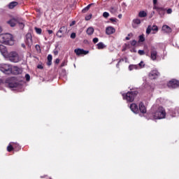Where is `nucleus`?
<instances>
[{"instance_id": "obj_1", "label": "nucleus", "mask_w": 179, "mask_h": 179, "mask_svg": "<svg viewBox=\"0 0 179 179\" xmlns=\"http://www.w3.org/2000/svg\"><path fill=\"white\" fill-rule=\"evenodd\" d=\"M148 117L149 120H163L166 118V110L163 106H152Z\"/></svg>"}, {"instance_id": "obj_2", "label": "nucleus", "mask_w": 179, "mask_h": 179, "mask_svg": "<svg viewBox=\"0 0 179 179\" xmlns=\"http://www.w3.org/2000/svg\"><path fill=\"white\" fill-rule=\"evenodd\" d=\"M0 43L6 45H13L15 41L12 34L6 33L0 34Z\"/></svg>"}, {"instance_id": "obj_3", "label": "nucleus", "mask_w": 179, "mask_h": 179, "mask_svg": "<svg viewBox=\"0 0 179 179\" xmlns=\"http://www.w3.org/2000/svg\"><path fill=\"white\" fill-rule=\"evenodd\" d=\"M7 24H9L10 27H15V26H16L17 24H19V26L21 29L24 27V21L22 18L13 17L7 21Z\"/></svg>"}, {"instance_id": "obj_4", "label": "nucleus", "mask_w": 179, "mask_h": 179, "mask_svg": "<svg viewBox=\"0 0 179 179\" xmlns=\"http://www.w3.org/2000/svg\"><path fill=\"white\" fill-rule=\"evenodd\" d=\"M5 59L10 61V62L17 63L20 61V56L15 51H12L8 53Z\"/></svg>"}, {"instance_id": "obj_5", "label": "nucleus", "mask_w": 179, "mask_h": 179, "mask_svg": "<svg viewBox=\"0 0 179 179\" xmlns=\"http://www.w3.org/2000/svg\"><path fill=\"white\" fill-rule=\"evenodd\" d=\"M138 95V91L128 92L126 94H122L124 100H127L129 103H132Z\"/></svg>"}, {"instance_id": "obj_6", "label": "nucleus", "mask_w": 179, "mask_h": 179, "mask_svg": "<svg viewBox=\"0 0 179 179\" xmlns=\"http://www.w3.org/2000/svg\"><path fill=\"white\" fill-rule=\"evenodd\" d=\"M0 71L6 75H9V73H12V66L8 64H0Z\"/></svg>"}, {"instance_id": "obj_7", "label": "nucleus", "mask_w": 179, "mask_h": 179, "mask_svg": "<svg viewBox=\"0 0 179 179\" xmlns=\"http://www.w3.org/2000/svg\"><path fill=\"white\" fill-rule=\"evenodd\" d=\"M168 87L171 89H176V87H179V81L177 80H172L168 83Z\"/></svg>"}, {"instance_id": "obj_8", "label": "nucleus", "mask_w": 179, "mask_h": 179, "mask_svg": "<svg viewBox=\"0 0 179 179\" xmlns=\"http://www.w3.org/2000/svg\"><path fill=\"white\" fill-rule=\"evenodd\" d=\"M153 9H155L158 12L161 17H163L166 13V9L163 7H159L157 6H154Z\"/></svg>"}, {"instance_id": "obj_9", "label": "nucleus", "mask_w": 179, "mask_h": 179, "mask_svg": "<svg viewBox=\"0 0 179 179\" xmlns=\"http://www.w3.org/2000/svg\"><path fill=\"white\" fill-rule=\"evenodd\" d=\"M67 30H68V29L66 28V27L63 26V27H60V29L57 31L56 36H57L59 37V38H62V37H64V34H65V33H66Z\"/></svg>"}, {"instance_id": "obj_10", "label": "nucleus", "mask_w": 179, "mask_h": 179, "mask_svg": "<svg viewBox=\"0 0 179 179\" xmlns=\"http://www.w3.org/2000/svg\"><path fill=\"white\" fill-rule=\"evenodd\" d=\"M148 76L150 79H157L160 76V73L157 70H152L149 73Z\"/></svg>"}, {"instance_id": "obj_11", "label": "nucleus", "mask_w": 179, "mask_h": 179, "mask_svg": "<svg viewBox=\"0 0 179 179\" xmlns=\"http://www.w3.org/2000/svg\"><path fill=\"white\" fill-rule=\"evenodd\" d=\"M25 43L28 47L31 48L33 45V38L31 37V34H27L26 35Z\"/></svg>"}, {"instance_id": "obj_12", "label": "nucleus", "mask_w": 179, "mask_h": 179, "mask_svg": "<svg viewBox=\"0 0 179 179\" xmlns=\"http://www.w3.org/2000/svg\"><path fill=\"white\" fill-rule=\"evenodd\" d=\"M0 52L4 58H6V56L9 54L8 49H6V47L3 45H0Z\"/></svg>"}, {"instance_id": "obj_13", "label": "nucleus", "mask_w": 179, "mask_h": 179, "mask_svg": "<svg viewBox=\"0 0 179 179\" xmlns=\"http://www.w3.org/2000/svg\"><path fill=\"white\" fill-rule=\"evenodd\" d=\"M74 52L76 55H87V54H89V51L80 48L75 49Z\"/></svg>"}, {"instance_id": "obj_14", "label": "nucleus", "mask_w": 179, "mask_h": 179, "mask_svg": "<svg viewBox=\"0 0 179 179\" xmlns=\"http://www.w3.org/2000/svg\"><path fill=\"white\" fill-rule=\"evenodd\" d=\"M141 19L135 18L132 21V27L134 29H136L139 27V24H141Z\"/></svg>"}, {"instance_id": "obj_15", "label": "nucleus", "mask_w": 179, "mask_h": 179, "mask_svg": "<svg viewBox=\"0 0 179 179\" xmlns=\"http://www.w3.org/2000/svg\"><path fill=\"white\" fill-rule=\"evenodd\" d=\"M150 59L152 61H156L157 59V50L152 49L150 52Z\"/></svg>"}, {"instance_id": "obj_16", "label": "nucleus", "mask_w": 179, "mask_h": 179, "mask_svg": "<svg viewBox=\"0 0 179 179\" xmlns=\"http://www.w3.org/2000/svg\"><path fill=\"white\" fill-rule=\"evenodd\" d=\"M115 33V28L113 27H108L106 28V34L108 36H110V34H114Z\"/></svg>"}, {"instance_id": "obj_17", "label": "nucleus", "mask_w": 179, "mask_h": 179, "mask_svg": "<svg viewBox=\"0 0 179 179\" xmlns=\"http://www.w3.org/2000/svg\"><path fill=\"white\" fill-rule=\"evenodd\" d=\"M129 107L130 110L134 113V114H138V113H139V108H138V105H136V103H131Z\"/></svg>"}, {"instance_id": "obj_18", "label": "nucleus", "mask_w": 179, "mask_h": 179, "mask_svg": "<svg viewBox=\"0 0 179 179\" xmlns=\"http://www.w3.org/2000/svg\"><path fill=\"white\" fill-rule=\"evenodd\" d=\"M162 31H164V33H166V34H170V33H171L173 30L169 25L165 24L162 26Z\"/></svg>"}, {"instance_id": "obj_19", "label": "nucleus", "mask_w": 179, "mask_h": 179, "mask_svg": "<svg viewBox=\"0 0 179 179\" xmlns=\"http://www.w3.org/2000/svg\"><path fill=\"white\" fill-rule=\"evenodd\" d=\"M11 73H13V75H20V73H22V69L14 66L12 68Z\"/></svg>"}, {"instance_id": "obj_20", "label": "nucleus", "mask_w": 179, "mask_h": 179, "mask_svg": "<svg viewBox=\"0 0 179 179\" xmlns=\"http://www.w3.org/2000/svg\"><path fill=\"white\" fill-rule=\"evenodd\" d=\"M21 87L22 85H19V83H10L8 84V87H10V89H15V90H17V89Z\"/></svg>"}, {"instance_id": "obj_21", "label": "nucleus", "mask_w": 179, "mask_h": 179, "mask_svg": "<svg viewBox=\"0 0 179 179\" xmlns=\"http://www.w3.org/2000/svg\"><path fill=\"white\" fill-rule=\"evenodd\" d=\"M138 107H139L138 111H140L142 114H145L146 107H145V105L143 104V102H141L139 103Z\"/></svg>"}, {"instance_id": "obj_22", "label": "nucleus", "mask_w": 179, "mask_h": 179, "mask_svg": "<svg viewBox=\"0 0 179 179\" xmlns=\"http://www.w3.org/2000/svg\"><path fill=\"white\" fill-rule=\"evenodd\" d=\"M19 5V3L17 1H12L8 4V8L9 9H13L15 6H17Z\"/></svg>"}, {"instance_id": "obj_23", "label": "nucleus", "mask_w": 179, "mask_h": 179, "mask_svg": "<svg viewBox=\"0 0 179 179\" xmlns=\"http://www.w3.org/2000/svg\"><path fill=\"white\" fill-rule=\"evenodd\" d=\"M134 69H139V66L137 64H130L129 66V71H134Z\"/></svg>"}, {"instance_id": "obj_24", "label": "nucleus", "mask_w": 179, "mask_h": 179, "mask_svg": "<svg viewBox=\"0 0 179 179\" xmlns=\"http://www.w3.org/2000/svg\"><path fill=\"white\" fill-rule=\"evenodd\" d=\"M148 16V13L145 10H141L138 13V17H146Z\"/></svg>"}, {"instance_id": "obj_25", "label": "nucleus", "mask_w": 179, "mask_h": 179, "mask_svg": "<svg viewBox=\"0 0 179 179\" xmlns=\"http://www.w3.org/2000/svg\"><path fill=\"white\" fill-rule=\"evenodd\" d=\"M52 64V55H48V62H47V65L48 66H50V65Z\"/></svg>"}, {"instance_id": "obj_26", "label": "nucleus", "mask_w": 179, "mask_h": 179, "mask_svg": "<svg viewBox=\"0 0 179 179\" xmlns=\"http://www.w3.org/2000/svg\"><path fill=\"white\" fill-rule=\"evenodd\" d=\"M96 45H97L98 50H103L106 48V45H104L103 42H99V43H97Z\"/></svg>"}, {"instance_id": "obj_27", "label": "nucleus", "mask_w": 179, "mask_h": 179, "mask_svg": "<svg viewBox=\"0 0 179 179\" xmlns=\"http://www.w3.org/2000/svg\"><path fill=\"white\" fill-rule=\"evenodd\" d=\"M93 33H94V29L93 27H89L87 29V34H88V36H92Z\"/></svg>"}, {"instance_id": "obj_28", "label": "nucleus", "mask_w": 179, "mask_h": 179, "mask_svg": "<svg viewBox=\"0 0 179 179\" xmlns=\"http://www.w3.org/2000/svg\"><path fill=\"white\" fill-rule=\"evenodd\" d=\"M92 5H93V3H90V4L87 5L85 8H84L82 10L83 13H86V12H87V10H89L90 9V6H92Z\"/></svg>"}, {"instance_id": "obj_29", "label": "nucleus", "mask_w": 179, "mask_h": 179, "mask_svg": "<svg viewBox=\"0 0 179 179\" xmlns=\"http://www.w3.org/2000/svg\"><path fill=\"white\" fill-rule=\"evenodd\" d=\"M145 41V35L141 34L138 36V43H143Z\"/></svg>"}, {"instance_id": "obj_30", "label": "nucleus", "mask_w": 179, "mask_h": 179, "mask_svg": "<svg viewBox=\"0 0 179 179\" xmlns=\"http://www.w3.org/2000/svg\"><path fill=\"white\" fill-rule=\"evenodd\" d=\"M13 146L15 150H16L17 152L18 150H20V145H19V144H17V143H13Z\"/></svg>"}, {"instance_id": "obj_31", "label": "nucleus", "mask_w": 179, "mask_h": 179, "mask_svg": "<svg viewBox=\"0 0 179 179\" xmlns=\"http://www.w3.org/2000/svg\"><path fill=\"white\" fill-rule=\"evenodd\" d=\"M11 143H10V144L7 147L8 152H12V150H13V149H14L13 145H12Z\"/></svg>"}, {"instance_id": "obj_32", "label": "nucleus", "mask_w": 179, "mask_h": 179, "mask_svg": "<svg viewBox=\"0 0 179 179\" xmlns=\"http://www.w3.org/2000/svg\"><path fill=\"white\" fill-rule=\"evenodd\" d=\"M35 31L37 34H41V33H43V29H41V28L35 27Z\"/></svg>"}, {"instance_id": "obj_33", "label": "nucleus", "mask_w": 179, "mask_h": 179, "mask_svg": "<svg viewBox=\"0 0 179 179\" xmlns=\"http://www.w3.org/2000/svg\"><path fill=\"white\" fill-rule=\"evenodd\" d=\"M138 66V69H141L145 66V63H143V61H141L138 64H136Z\"/></svg>"}, {"instance_id": "obj_34", "label": "nucleus", "mask_w": 179, "mask_h": 179, "mask_svg": "<svg viewBox=\"0 0 179 179\" xmlns=\"http://www.w3.org/2000/svg\"><path fill=\"white\" fill-rule=\"evenodd\" d=\"M152 31V26H148L146 29V34H150V32Z\"/></svg>"}, {"instance_id": "obj_35", "label": "nucleus", "mask_w": 179, "mask_h": 179, "mask_svg": "<svg viewBox=\"0 0 179 179\" xmlns=\"http://www.w3.org/2000/svg\"><path fill=\"white\" fill-rule=\"evenodd\" d=\"M151 30H152L153 31H158L159 28L157 27V26L154 25V26L151 27Z\"/></svg>"}, {"instance_id": "obj_36", "label": "nucleus", "mask_w": 179, "mask_h": 179, "mask_svg": "<svg viewBox=\"0 0 179 179\" xmlns=\"http://www.w3.org/2000/svg\"><path fill=\"white\" fill-rule=\"evenodd\" d=\"M66 64H68V61L64 60V62H62V63L61 64V67H64V66H66Z\"/></svg>"}, {"instance_id": "obj_37", "label": "nucleus", "mask_w": 179, "mask_h": 179, "mask_svg": "<svg viewBox=\"0 0 179 179\" xmlns=\"http://www.w3.org/2000/svg\"><path fill=\"white\" fill-rule=\"evenodd\" d=\"M103 16L106 19H107V17H108V16H110V13H108V12H104V13H103Z\"/></svg>"}, {"instance_id": "obj_38", "label": "nucleus", "mask_w": 179, "mask_h": 179, "mask_svg": "<svg viewBox=\"0 0 179 179\" xmlns=\"http://www.w3.org/2000/svg\"><path fill=\"white\" fill-rule=\"evenodd\" d=\"M110 11L111 13H115V12H117V9H115V8H114V7H112V8H110Z\"/></svg>"}, {"instance_id": "obj_39", "label": "nucleus", "mask_w": 179, "mask_h": 179, "mask_svg": "<svg viewBox=\"0 0 179 179\" xmlns=\"http://www.w3.org/2000/svg\"><path fill=\"white\" fill-rule=\"evenodd\" d=\"M110 20L113 23H117V22H118V20L117 18H110Z\"/></svg>"}, {"instance_id": "obj_40", "label": "nucleus", "mask_w": 179, "mask_h": 179, "mask_svg": "<svg viewBox=\"0 0 179 179\" xmlns=\"http://www.w3.org/2000/svg\"><path fill=\"white\" fill-rule=\"evenodd\" d=\"M137 43L138 42L136 40H133L131 41L130 43H131V45L135 46V45H136Z\"/></svg>"}, {"instance_id": "obj_41", "label": "nucleus", "mask_w": 179, "mask_h": 179, "mask_svg": "<svg viewBox=\"0 0 179 179\" xmlns=\"http://www.w3.org/2000/svg\"><path fill=\"white\" fill-rule=\"evenodd\" d=\"M139 55H145V51L144 50H139L138 51Z\"/></svg>"}, {"instance_id": "obj_42", "label": "nucleus", "mask_w": 179, "mask_h": 179, "mask_svg": "<svg viewBox=\"0 0 179 179\" xmlns=\"http://www.w3.org/2000/svg\"><path fill=\"white\" fill-rule=\"evenodd\" d=\"M92 41H93L94 44L99 43V38H94Z\"/></svg>"}, {"instance_id": "obj_43", "label": "nucleus", "mask_w": 179, "mask_h": 179, "mask_svg": "<svg viewBox=\"0 0 179 179\" xmlns=\"http://www.w3.org/2000/svg\"><path fill=\"white\" fill-rule=\"evenodd\" d=\"M25 79H26L27 82H29V80H30V75L26 74Z\"/></svg>"}, {"instance_id": "obj_44", "label": "nucleus", "mask_w": 179, "mask_h": 179, "mask_svg": "<svg viewBox=\"0 0 179 179\" xmlns=\"http://www.w3.org/2000/svg\"><path fill=\"white\" fill-rule=\"evenodd\" d=\"M92 19V14L85 17V20H90Z\"/></svg>"}, {"instance_id": "obj_45", "label": "nucleus", "mask_w": 179, "mask_h": 179, "mask_svg": "<svg viewBox=\"0 0 179 179\" xmlns=\"http://www.w3.org/2000/svg\"><path fill=\"white\" fill-rule=\"evenodd\" d=\"M173 13V10L171 8H169L168 10H166V13H168V15H170Z\"/></svg>"}, {"instance_id": "obj_46", "label": "nucleus", "mask_w": 179, "mask_h": 179, "mask_svg": "<svg viewBox=\"0 0 179 179\" xmlns=\"http://www.w3.org/2000/svg\"><path fill=\"white\" fill-rule=\"evenodd\" d=\"M76 38V34L75 32H73L71 34V38Z\"/></svg>"}, {"instance_id": "obj_47", "label": "nucleus", "mask_w": 179, "mask_h": 179, "mask_svg": "<svg viewBox=\"0 0 179 179\" xmlns=\"http://www.w3.org/2000/svg\"><path fill=\"white\" fill-rule=\"evenodd\" d=\"M37 68L38 69H44L43 64H38Z\"/></svg>"}, {"instance_id": "obj_48", "label": "nucleus", "mask_w": 179, "mask_h": 179, "mask_svg": "<svg viewBox=\"0 0 179 179\" xmlns=\"http://www.w3.org/2000/svg\"><path fill=\"white\" fill-rule=\"evenodd\" d=\"M48 34H52L53 31H52V30L48 29Z\"/></svg>"}, {"instance_id": "obj_49", "label": "nucleus", "mask_w": 179, "mask_h": 179, "mask_svg": "<svg viewBox=\"0 0 179 179\" xmlns=\"http://www.w3.org/2000/svg\"><path fill=\"white\" fill-rule=\"evenodd\" d=\"M154 6H156V3H157V0H153Z\"/></svg>"}, {"instance_id": "obj_50", "label": "nucleus", "mask_w": 179, "mask_h": 179, "mask_svg": "<svg viewBox=\"0 0 179 179\" xmlns=\"http://www.w3.org/2000/svg\"><path fill=\"white\" fill-rule=\"evenodd\" d=\"M55 64H59V59H56Z\"/></svg>"}, {"instance_id": "obj_51", "label": "nucleus", "mask_w": 179, "mask_h": 179, "mask_svg": "<svg viewBox=\"0 0 179 179\" xmlns=\"http://www.w3.org/2000/svg\"><path fill=\"white\" fill-rule=\"evenodd\" d=\"M118 17L119 19H122V14H119Z\"/></svg>"}, {"instance_id": "obj_52", "label": "nucleus", "mask_w": 179, "mask_h": 179, "mask_svg": "<svg viewBox=\"0 0 179 179\" xmlns=\"http://www.w3.org/2000/svg\"><path fill=\"white\" fill-rule=\"evenodd\" d=\"M76 22L75 21H73L71 24H70V26H73V24H75Z\"/></svg>"}, {"instance_id": "obj_53", "label": "nucleus", "mask_w": 179, "mask_h": 179, "mask_svg": "<svg viewBox=\"0 0 179 179\" xmlns=\"http://www.w3.org/2000/svg\"><path fill=\"white\" fill-rule=\"evenodd\" d=\"M35 48L37 51H38V45H36Z\"/></svg>"}, {"instance_id": "obj_54", "label": "nucleus", "mask_w": 179, "mask_h": 179, "mask_svg": "<svg viewBox=\"0 0 179 179\" xmlns=\"http://www.w3.org/2000/svg\"><path fill=\"white\" fill-rule=\"evenodd\" d=\"M3 80H2L0 79V85H3Z\"/></svg>"}, {"instance_id": "obj_55", "label": "nucleus", "mask_w": 179, "mask_h": 179, "mask_svg": "<svg viewBox=\"0 0 179 179\" xmlns=\"http://www.w3.org/2000/svg\"><path fill=\"white\" fill-rule=\"evenodd\" d=\"M22 47H23V48H26V45L25 44H22Z\"/></svg>"}, {"instance_id": "obj_56", "label": "nucleus", "mask_w": 179, "mask_h": 179, "mask_svg": "<svg viewBox=\"0 0 179 179\" xmlns=\"http://www.w3.org/2000/svg\"><path fill=\"white\" fill-rule=\"evenodd\" d=\"M126 40H131V38H129V36H127Z\"/></svg>"}, {"instance_id": "obj_57", "label": "nucleus", "mask_w": 179, "mask_h": 179, "mask_svg": "<svg viewBox=\"0 0 179 179\" xmlns=\"http://www.w3.org/2000/svg\"><path fill=\"white\" fill-rule=\"evenodd\" d=\"M178 44H179V42H177V43H176V46L178 47V48H179Z\"/></svg>"}, {"instance_id": "obj_58", "label": "nucleus", "mask_w": 179, "mask_h": 179, "mask_svg": "<svg viewBox=\"0 0 179 179\" xmlns=\"http://www.w3.org/2000/svg\"><path fill=\"white\" fill-rule=\"evenodd\" d=\"M0 33H2V27H0Z\"/></svg>"}, {"instance_id": "obj_59", "label": "nucleus", "mask_w": 179, "mask_h": 179, "mask_svg": "<svg viewBox=\"0 0 179 179\" xmlns=\"http://www.w3.org/2000/svg\"><path fill=\"white\" fill-rule=\"evenodd\" d=\"M55 54H58V52H55Z\"/></svg>"}, {"instance_id": "obj_60", "label": "nucleus", "mask_w": 179, "mask_h": 179, "mask_svg": "<svg viewBox=\"0 0 179 179\" xmlns=\"http://www.w3.org/2000/svg\"><path fill=\"white\" fill-rule=\"evenodd\" d=\"M117 66H118V64H117Z\"/></svg>"}]
</instances>
